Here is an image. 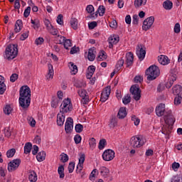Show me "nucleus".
<instances>
[{"mask_svg": "<svg viewBox=\"0 0 182 182\" xmlns=\"http://www.w3.org/2000/svg\"><path fill=\"white\" fill-rule=\"evenodd\" d=\"M156 116L159 117L164 116L166 124L162 127V133L163 134L168 136V134L171 133L173 124H174V122H176L174 117L171 114V110L166 111V105L164 104H160L156 108Z\"/></svg>", "mask_w": 182, "mask_h": 182, "instance_id": "1", "label": "nucleus"}, {"mask_svg": "<svg viewBox=\"0 0 182 182\" xmlns=\"http://www.w3.org/2000/svg\"><path fill=\"white\" fill-rule=\"evenodd\" d=\"M18 103L22 109H28L31 105V88L28 85L20 88Z\"/></svg>", "mask_w": 182, "mask_h": 182, "instance_id": "2", "label": "nucleus"}, {"mask_svg": "<svg viewBox=\"0 0 182 182\" xmlns=\"http://www.w3.org/2000/svg\"><path fill=\"white\" fill-rule=\"evenodd\" d=\"M145 75H146L147 80H156L160 76V68L156 65H151L146 70Z\"/></svg>", "mask_w": 182, "mask_h": 182, "instance_id": "3", "label": "nucleus"}, {"mask_svg": "<svg viewBox=\"0 0 182 182\" xmlns=\"http://www.w3.org/2000/svg\"><path fill=\"white\" fill-rule=\"evenodd\" d=\"M16 56H18V46L15 44H9L7 46L5 50V59L12 60L15 59Z\"/></svg>", "mask_w": 182, "mask_h": 182, "instance_id": "4", "label": "nucleus"}, {"mask_svg": "<svg viewBox=\"0 0 182 182\" xmlns=\"http://www.w3.org/2000/svg\"><path fill=\"white\" fill-rule=\"evenodd\" d=\"M60 112L63 114L65 113H68V112H72L73 109V105H72V102H70V99L67 98L64 100L60 107Z\"/></svg>", "mask_w": 182, "mask_h": 182, "instance_id": "5", "label": "nucleus"}, {"mask_svg": "<svg viewBox=\"0 0 182 182\" xmlns=\"http://www.w3.org/2000/svg\"><path fill=\"white\" fill-rule=\"evenodd\" d=\"M129 90L132 95H133L134 100L139 101L141 97V90H140L139 85H132Z\"/></svg>", "mask_w": 182, "mask_h": 182, "instance_id": "6", "label": "nucleus"}, {"mask_svg": "<svg viewBox=\"0 0 182 182\" xmlns=\"http://www.w3.org/2000/svg\"><path fill=\"white\" fill-rule=\"evenodd\" d=\"M129 144L133 149H139L144 144L140 137L132 136L129 141Z\"/></svg>", "mask_w": 182, "mask_h": 182, "instance_id": "7", "label": "nucleus"}, {"mask_svg": "<svg viewBox=\"0 0 182 182\" xmlns=\"http://www.w3.org/2000/svg\"><path fill=\"white\" fill-rule=\"evenodd\" d=\"M114 151L112 149H107L102 154V159L105 161H112L114 159Z\"/></svg>", "mask_w": 182, "mask_h": 182, "instance_id": "8", "label": "nucleus"}, {"mask_svg": "<svg viewBox=\"0 0 182 182\" xmlns=\"http://www.w3.org/2000/svg\"><path fill=\"white\" fill-rule=\"evenodd\" d=\"M153 23H154V16H150L146 18L143 22L142 29L143 31H149L151 26H153Z\"/></svg>", "mask_w": 182, "mask_h": 182, "instance_id": "9", "label": "nucleus"}, {"mask_svg": "<svg viewBox=\"0 0 182 182\" xmlns=\"http://www.w3.org/2000/svg\"><path fill=\"white\" fill-rule=\"evenodd\" d=\"M77 93L79 96L82 97L81 103H82V105H87L90 100H89V95H87V92L86 91V90H83V89L79 90L77 91Z\"/></svg>", "mask_w": 182, "mask_h": 182, "instance_id": "10", "label": "nucleus"}, {"mask_svg": "<svg viewBox=\"0 0 182 182\" xmlns=\"http://www.w3.org/2000/svg\"><path fill=\"white\" fill-rule=\"evenodd\" d=\"M21 164V159H14L12 161L9 162L8 164L9 171H15L19 167Z\"/></svg>", "mask_w": 182, "mask_h": 182, "instance_id": "11", "label": "nucleus"}, {"mask_svg": "<svg viewBox=\"0 0 182 182\" xmlns=\"http://www.w3.org/2000/svg\"><path fill=\"white\" fill-rule=\"evenodd\" d=\"M136 55L139 60H143L146 58V48L142 45L137 46L136 47Z\"/></svg>", "mask_w": 182, "mask_h": 182, "instance_id": "12", "label": "nucleus"}, {"mask_svg": "<svg viewBox=\"0 0 182 182\" xmlns=\"http://www.w3.org/2000/svg\"><path fill=\"white\" fill-rule=\"evenodd\" d=\"M58 38L63 39V41H60V45H63V43L65 49L69 50V48H72V41H70V39H66V38L63 36H58Z\"/></svg>", "mask_w": 182, "mask_h": 182, "instance_id": "13", "label": "nucleus"}, {"mask_svg": "<svg viewBox=\"0 0 182 182\" xmlns=\"http://www.w3.org/2000/svg\"><path fill=\"white\" fill-rule=\"evenodd\" d=\"M73 129V119L72 117L67 118L65 125V132L69 134L72 132V129Z\"/></svg>", "mask_w": 182, "mask_h": 182, "instance_id": "14", "label": "nucleus"}, {"mask_svg": "<svg viewBox=\"0 0 182 182\" xmlns=\"http://www.w3.org/2000/svg\"><path fill=\"white\" fill-rule=\"evenodd\" d=\"M111 90L112 89L110 88V86L105 87V89L101 93V102H105L109 99Z\"/></svg>", "mask_w": 182, "mask_h": 182, "instance_id": "15", "label": "nucleus"}, {"mask_svg": "<svg viewBox=\"0 0 182 182\" xmlns=\"http://www.w3.org/2000/svg\"><path fill=\"white\" fill-rule=\"evenodd\" d=\"M119 41H120V39L117 36H111L110 37H109L108 42L109 49L113 48V45H117V43H119Z\"/></svg>", "mask_w": 182, "mask_h": 182, "instance_id": "16", "label": "nucleus"}, {"mask_svg": "<svg viewBox=\"0 0 182 182\" xmlns=\"http://www.w3.org/2000/svg\"><path fill=\"white\" fill-rule=\"evenodd\" d=\"M105 12H106V8L103 5H100L97 11L95 12V14H92L91 15L92 18H97V14H99L100 16H103L105 15Z\"/></svg>", "mask_w": 182, "mask_h": 182, "instance_id": "17", "label": "nucleus"}, {"mask_svg": "<svg viewBox=\"0 0 182 182\" xmlns=\"http://www.w3.org/2000/svg\"><path fill=\"white\" fill-rule=\"evenodd\" d=\"M100 173L104 178H107L110 176V170L106 166H101L100 168Z\"/></svg>", "mask_w": 182, "mask_h": 182, "instance_id": "18", "label": "nucleus"}, {"mask_svg": "<svg viewBox=\"0 0 182 182\" xmlns=\"http://www.w3.org/2000/svg\"><path fill=\"white\" fill-rule=\"evenodd\" d=\"M134 60V57L132 52L127 53L126 55V63L127 67L132 66L133 65V62Z\"/></svg>", "mask_w": 182, "mask_h": 182, "instance_id": "19", "label": "nucleus"}, {"mask_svg": "<svg viewBox=\"0 0 182 182\" xmlns=\"http://www.w3.org/2000/svg\"><path fill=\"white\" fill-rule=\"evenodd\" d=\"M172 92L175 96L182 97V87L180 85H176L172 88Z\"/></svg>", "mask_w": 182, "mask_h": 182, "instance_id": "20", "label": "nucleus"}, {"mask_svg": "<svg viewBox=\"0 0 182 182\" xmlns=\"http://www.w3.org/2000/svg\"><path fill=\"white\" fill-rule=\"evenodd\" d=\"M177 80V75H171L168 80V82L166 84V87L170 89L174 85V82Z\"/></svg>", "mask_w": 182, "mask_h": 182, "instance_id": "21", "label": "nucleus"}, {"mask_svg": "<svg viewBox=\"0 0 182 182\" xmlns=\"http://www.w3.org/2000/svg\"><path fill=\"white\" fill-rule=\"evenodd\" d=\"M6 90V85H5V79L4 76L0 75V95H4Z\"/></svg>", "mask_w": 182, "mask_h": 182, "instance_id": "22", "label": "nucleus"}, {"mask_svg": "<svg viewBox=\"0 0 182 182\" xmlns=\"http://www.w3.org/2000/svg\"><path fill=\"white\" fill-rule=\"evenodd\" d=\"M96 67L95 65H90L87 68V73L86 75L87 79H92V77L93 76Z\"/></svg>", "mask_w": 182, "mask_h": 182, "instance_id": "23", "label": "nucleus"}, {"mask_svg": "<svg viewBox=\"0 0 182 182\" xmlns=\"http://www.w3.org/2000/svg\"><path fill=\"white\" fill-rule=\"evenodd\" d=\"M158 61L161 65H168L170 63V60L168 59V57L166 55H161L158 57Z\"/></svg>", "mask_w": 182, "mask_h": 182, "instance_id": "24", "label": "nucleus"}, {"mask_svg": "<svg viewBox=\"0 0 182 182\" xmlns=\"http://www.w3.org/2000/svg\"><path fill=\"white\" fill-rule=\"evenodd\" d=\"M87 58L90 62H93V60L96 59V55H95V48H92L88 50Z\"/></svg>", "mask_w": 182, "mask_h": 182, "instance_id": "25", "label": "nucleus"}, {"mask_svg": "<svg viewBox=\"0 0 182 182\" xmlns=\"http://www.w3.org/2000/svg\"><path fill=\"white\" fill-rule=\"evenodd\" d=\"M28 180L31 182H36L38 181V175L35 171H30L28 173Z\"/></svg>", "mask_w": 182, "mask_h": 182, "instance_id": "26", "label": "nucleus"}, {"mask_svg": "<svg viewBox=\"0 0 182 182\" xmlns=\"http://www.w3.org/2000/svg\"><path fill=\"white\" fill-rule=\"evenodd\" d=\"M127 116V112H126V107H121L118 112V119H124Z\"/></svg>", "mask_w": 182, "mask_h": 182, "instance_id": "27", "label": "nucleus"}, {"mask_svg": "<svg viewBox=\"0 0 182 182\" xmlns=\"http://www.w3.org/2000/svg\"><path fill=\"white\" fill-rule=\"evenodd\" d=\"M65 123V114L61 113L57 115V124L58 126H63Z\"/></svg>", "mask_w": 182, "mask_h": 182, "instance_id": "28", "label": "nucleus"}, {"mask_svg": "<svg viewBox=\"0 0 182 182\" xmlns=\"http://www.w3.org/2000/svg\"><path fill=\"white\" fill-rule=\"evenodd\" d=\"M23 23H22V20H17L15 24V28L14 31L16 32V33H18V32H21V29H22V26H23Z\"/></svg>", "mask_w": 182, "mask_h": 182, "instance_id": "29", "label": "nucleus"}, {"mask_svg": "<svg viewBox=\"0 0 182 182\" xmlns=\"http://www.w3.org/2000/svg\"><path fill=\"white\" fill-rule=\"evenodd\" d=\"M163 6L166 11H170L173 8V2L170 0H166L163 3Z\"/></svg>", "mask_w": 182, "mask_h": 182, "instance_id": "30", "label": "nucleus"}, {"mask_svg": "<svg viewBox=\"0 0 182 182\" xmlns=\"http://www.w3.org/2000/svg\"><path fill=\"white\" fill-rule=\"evenodd\" d=\"M147 4V0H135L134 1V6L135 8H140V6H143Z\"/></svg>", "mask_w": 182, "mask_h": 182, "instance_id": "31", "label": "nucleus"}, {"mask_svg": "<svg viewBox=\"0 0 182 182\" xmlns=\"http://www.w3.org/2000/svg\"><path fill=\"white\" fill-rule=\"evenodd\" d=\"M31 150H32V143L31 142L26 143L24 146V154H29Z\"/></svg>", "mask_w": 182, "mask_h": 182, "instance_id": "32", "label": "nucleus"}, {"mask_svg": "<svg viewBox=\"0 0 182 182\" xmlns=\"http://www.w3.org/2000/svg\"><path fill=\"white\" fill-rule=\"evenodd\" d=\"M46 157V153L44 151L39 152L36 156V159L38 161H43Z\"/></svg>", "mask_w": 182, "mask_h": 182, "instance_id": "33", "label": "nucleus"}, {"mask_svg": "<svg viewBox=\"0 0 182 182\" xmlns=\"http://www.w3.org/2000/svg\"><path fill=\"white\" fill-rule=\"evenodd\" d=\"M105 59H107V55L106 54V52H105V50H101L99 53L97 60L102 61L105 60Z\"/></svg>", "mask_w": 182, "mask_h": 182, "instance_id": "34", "label": "nucleus"}, {"mask_svg": "<svg viewBox=\"0 0 182 182\" xmlns=\"http://www.w3.org/2000/svg\"><path fill=\"white\" fill-rule=\"evenodd\" d=\"M58 173L60 176V178H65V167H63V165L58 167Z\"/></svg>", "mask_w": 182, "mask_h": 182, "instance_id": "35", "label": "nucleus"}, {"mask_svg": "<svg viewBox=\"0 0 182 182\" xmlns=\"http://www.w3.org/2000/svg\"><path fill=\"white\" fill-rule=\"evenodd\" d=\"M89 145H90V149L91 150H95V149L96 148V139L90 138L89 140Z\"/></svg>", "mask_w": 182, "mask_h": 182, "instance_id": "36", "label": "nucleus"}, {"mask_svg": "<svg viewBox=\"0 0 182 182\" xmlns=\"http://www.w3.org/2000/svg\"><path fill=\"white\" fill-rule=\"evenodd\" d=\"M124 65V60L123 58L119 59L116 65L117 72H119L122 69V67Z\"/></svg>", "mask_w": 182, "mask_h": 182, "instance_id": "37", "label": "nucleus"}, {"mask_svg": "<svg viewBox=\"0 0 182 182\" xmlns=\"http://www.w3.org/2000/svg\"><path fill=\"white\" fill-rule=\"evenodd\" d=\"M106 144H107L106 139H101L99 142L98 149L100 150H103V149H105V147H106Z\"/></svg>", "mask_w": 182, "mask_h": 182, "instance_id": "38", "label": "nucleus"}, {"mask_svg": "<svg viewBox=\"0 0 182 182\" xmlns=\"http://www.w3.org/2000/svg\"><path fill=\"white\" fill-rule=\"evenodd\" d=\"M70 25L75 31L77 29V20L75 18H71L70 20Z\"/></svg>", "mask_w": 182, "mask_h": 182, "instance_id": "39", "label": "nucleus"}, {"mask_svg": "<svg viewBox=\"0 0 182 182\" xmlns=\"http://www.w3.org/2000/svg\"><path fill=\"white\" fill-rule=\"evenodd\" d=\"M131 101L132 97H130V95H125L124 97L122 99V102L124 103V105H129Z\"/></svg>", "mask_w": 182, "mask_h": 182, "instance_id": "40", "label": "nucleus"}, {"mask_svg": "<svg viewBox=\"0 0 182 182\" xmlns=\"http://www.w3.org/2000/svg\"><path fill=\"white\" fill-rule=\"evenodd\" d=\"M15 153H16V150L14 148L8 150L6 152V156L8 159L12 157L13 156H15Z\"/></svg>", "mask_w": 182, "mask_h": 182, "instance_id": "41", "label": "nucleus"}, {"mask_svg": "<svg viewBox=\"0 0 182 182\" xmlns=\"http://www.w3.org/2000/svg\"><path fill=\"white\" fill-rule=\"evenodd\" d=\"M60 161L63 163H66L68 161H69V156H68V154L63 153L60 154Z\"/></svg>", "mask_w": 182, "mask_h": 182, "instance_id": "42", "label": "nucleus"}, {"mask_svg": "<svg viewBox=\"0 0 182 182\" xmlns=\"http://www.w3.org/2000/svg\"><path fill=\"white\" fill-rule=\"evenodd\" d=\"M69 65L71 66L70 67V69L73 72V75H76L77 73V65H75L72 62H70Z\"/></svg>", "mask_w": 182, "mask_h": 182, "instance_id": "43", "label": "nucleus"}, {"mask_svg": "<svg viewBox=\"0 0 182 182\" xmlns=\"http://www.w3.org/2000/svg\"><path fill=\"white\" fill-rule=\"evenodd\" d=\"M11 112H12V108L9 105H6L5 107L4 108V113H5V114L9 115V114L11 113Z\"/></svg>", "mask_w": 182, "mask_h": 182, "instance_id": "44", "label": "nucleus"}, {"mask_svg": "<svg viewBox=\"0 0 182 182\" xmlns=\"http://www.w3.org/2000/svg\"><path fill=\"white\" fill-rule=\"evenodd\" d=\"M75 132L76 133H82L83 132V125L81 124H77L75 125Z\"/></svg>", "mask_w": 182, "mask_h": 182, "instance_id": "45", "label": "nucleus"}, {"mask_svg": "<svg viewBox=\"0 0 182 182\" xmlns=\"http://www.w3.org/2000/svg\"><path fill=\"white\" fill-rule=\"evenodd\" d=\"M18 77H19V75L16 73H14L10 77V82H12L14 83V82H16L18 80Z\"/></svg>", "mask_w": 182, "mask_h": 182, "instance_id": "46", "label": "nucleus"}, {"mask_svg": "<svg viewBox=\"0 0 182 182\" xmlns=\"http://www.w3.org/2000/svg\"><path fill=\"white\" fill-rule=\"evenodd\" d=\"M58 105H59V100H58V98L54 99L51 102V107L56 109V107H58Z\"/></svg>", "mask_w": 182, "mask_h": 182, "instance_id": "47", "label": "nucleus"}, {"mask_svg": "<svg viewBox=\"0 0 182 182\" xmlns=\"http://www.w3.org/2000/svg\"><path fill=\"white\" fill-rule=\"evenodd\" d=\"M132 122H134L135 126H139V124H140V119L136 117V115H133L132 117Z\"/></svg>", "mask_w": 182, "mask_h": 182, "instance_id": "48", "label": "nucleus"}, {"mask_svg": "<svg viewBox=\"0 0 182 182\" xmlns=\"http://www.w3.org/2000/svg\"><path fill=\"white\" fill-rule=\"evenodd\" d=\"M75 144H79L82 141V136L80 134H76L74 137Z\"/></svg>", "mask_w": 182, "mask_h": 182, "instance_id": "49", "label": "nucleus"}, {"mask_svg": "<svg viewBox=\"0 0 182 182\" xmlns=\"http://www.w3.org/2000/svg\"><path fill=\"white\" fill-rule=\"evenodd\" d=\"M48 31L50 32V33H51V35L53 36L58 35V29L55 28L53 26L48 29Z\"/></svg>", "mask_w": 182, "mask_h": 182, "instance_id": "50", "label": "nucleus"}, {"mask_svg": "<svg viewBox=\"0 0 182 182\" xmlns=\"http://www.w3.org/2000/svg\"><path fill=\"white\" fill-rule=\"evenodd\" d=\"M181 99L182 96L180 97V95H176V97L174 99V105L178 106V105H180L181 103Z\"/></svg>", "mask_w": 182, "mask_h": 182, "instance_id": "51", "label": "nucleus"}, {"mask_svg": "<svg viewBox=\"0 0 182 182\" xmlns=\"http://www.w3.org/2000/svg\"><path fill=\"white\" fill-rule=\"evenodd\" d=\"M86 11L88 14H92V12H95V7H93V5H88L86 7Z\"/></svg>", "mask_w": 182, "mask_h": 182, "instance_id": "52", "label": "nucleus"}, {"mask_svg": "<svg viewBox=\"0 0 182 182\" xmlns=\"http://www.w3.org/2000/svg\"><path fill=\"white\" fill-rule=\"evenodd\" d=\"M73 170H75V162H70L68 165V172L73 173Z\"/></svg>", "mask_w": 182, "mask_h": 182, "instance_id": "53", "label": "nucleus"}, {"mask_svg": "<svg viewBox=\"0 0 182 182\" xmlns=\"http://www.w3.org/2000/svg\"><path fill=\"white\" fill-rule=\"evenodd\" d=\"M57 23L59 25H63V15L59 14L57 17Z\"/></svg>", "mask_w": 182, "mask_h": 182, "instance_id": "54", "label": "nucleus"}, {"mask_svg": "<svg viewBox=\"0 0 182 182\" xmlns=\"http://www.w3.org/2000/svg\"><path fill=\"white\" fill-rule=\"evenodd\" d=\"M31 23L33 25L34 29H38V28H39V21L31 19Z\"/></svg>", "mask_w": 182, "mask_h": 182, "instance_id": "55", "label": "nucleus"}, {"mask_svg": "<svg viewBox=\"0 0 182 182\" xmlns=\"http://www.w3.org/2000/svg\"><path fill=\"white\" fill-rule=\"evenodd\" d=\"M134 80L135 83H141V82H143V77H141L140 75H136L134 78Z\"/></svg>", "mask_w": 182, "mask_h": 182, "instance_id": "56", "label": "nucleus"}, {"mask_svg": "<svg viewBox=\"0 0 182 182\" xmlns=\"http://www.w3.org/2000/svg\"><path fill=\"white\" fill-rule=\"evenodd\" d=\"M181 29L180 28V23H176L175 24V26H174V32L175 33H180Z\"/></svg>", "mask_w": 182, "mask_h": 182, "instance_id": "57", "label": "nucleus"}, {"mask_svg": "<svg viewBox=\"0 0 182 182\" xmlns=\"http://www.w3.org/2000/svg\"><path fill=\"white\" fill-rule=\"evenodd\" d=\"M97 26V22L92 21L88 23V28L89 29H95Z\"/></svg>", "mask_w": 182, "mask_h": 182, "instance_id": "58", "label": "nucleus"}, {"mask_svg": "<svg viewBox=\"0 0 182 182\" xmlns=\"http://www.w3.org/2000/svg\"><path fill=\"white\" fill-rule=\"evenodd\" d=\"M30 14H31V6H28L24 11V14H23L24 18H28Z\"/></svg>", "mask_w": 182, "mask_h": 182, "instance_id": "59", "label": "nucleus"}, {"mask_svg": "<svg viewBox=\"0 0 182 182\" xmlns=\"http://www.w3.org/2000/svg\"><path fill=\"white\" fill-rule=\"evenodd\" d=\"M45 42V40L42 37H39L38 38L36 39L35 43L36 45H42Z\"/></svg>", "mask_w": 182, "mask_h": 182, "instance_id": "60", "label": "nucleus"}, {"mask_svg": "<svg viewBox=\"0 0 182 182\" xmlns=\"http://www.w3.org/2000/svg\"><path fill=\"white\" fill-rule=\"evenodd\" d=\"M172 168L174 170V171H177L178 168H180V164L177 162H174L172 164Z\"/></svg>", "mask_w": 182, "mask_h": 182, "instance_id": "61", "label": "nucleus"}, {"mask_svg": "<svg viewBox=\"0 0 182 182\" xmlns=\"http://www.w3.org/2000/svg\"><path fill=\"white\" fill-rule=\"evenodd\" d=\"M28 36H29V31H27V32L21 34V36L20 37V41H25V39H26L28 38Z\"/></svg>", "mask_w": 182, "mask_h": 182, "instance_id": "62", "label": "nucleus"}, {"mask_svg": "<svg viewBox=\"0 0 182 182\" xmlns=\"http://www.w3.org/2000/svg\"><path fill=\"white\" fill-rule=\"evenodd\" d=\"M21 8V0H15L14 9H19Z\"/></svg>", "mask_w": 182, "mask_h": 182, "instance_id": "63", "label": "nucleus"}, {"mask_svg": "<svg viewBox=\"0 0 182 182\" xmlns=\"http://www.w3.org/2000/svg\"><path fill=\"white\" fill-rule=\"evenodd\" d=\"M181 179L180 178V177L178 176H175L171 178V182H180Z\"/></svg>", "mask_w": 182, "mask_h": 182, "instance_id": "64", "label": "nucleus"}]
</instances>
